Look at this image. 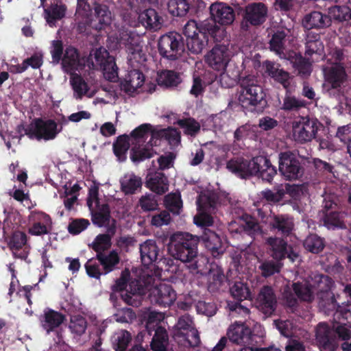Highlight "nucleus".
<instances>
[{"label":"nucleus","mask_w":351,"mask_h":351,"mask_svg":"<svg viewBox=\"0 0 351 351\" xmlns=\"http://www.w3.org/2000/svg\"><path fill=\"white\" fill-rule=\"evenodd\" d=\"M226 167L230 171L241 178L257 176L269 182L276 174V168L263 156L255 157L250 161L243 158L232 159L228 162Z\"/></svg>","instance_id":"f257e3e1"},{"label":"nucleus","mask_w":351,"mask_h":351,"mask_svg":"<svg viewBox=\"0 0 351 351\" xmlns=\"http://www.w3.org/2000/svg\"><path fill=\"white\" fill-rule=\"evenodd\" d=\"M333 282L328 276L315 274L311 280H306L304 284L299 282L293 285V290L297 296L302 300L310 302L316 295L323 302H330L333 304V298L330 292Z\"/></svg>","instance_id":"f03ea898"},{"label":"nucleus","mask_w":351,"mask_h":351,"mask_svg":"<svg viewBox=\"0 0 351 351\" xmlns=\"http://www.w3.org/2000/svg\"><path fill=\"white\" fill-rule=\"evenodd\" d=\"M341 56L342 53L340 51H336L335 57H328L326 64L323 69L326 84L330 87L329 93L335 95L337 92L336 97L340 103L343 97L342 86L347 79L345 69L339 63Z\"/></svg>","instance_id":"7ed1b4c3"},{"label":"nucleus","mask_w":351,"mask_h":351,"mask_svg":"<svg viewBox=\"0 0 351 351\" xmlns=\"http://www.w3.org/2000/svg\"><path fill=\"white\" fill-rule=\"evenodd\" d=\"M168 251L176 260L191 262L197 255V240L188 233L177 232L170 238Z\"/></svg>","instance_id":"20e7f679"},{"label":"nucleus","mask_w":351,"mask_h":351,"mask_svg":"<svg viewBox=\"0 0 351 351\" xmlns=\"http://www.w3.org/2000/svg\"><path fill=\"white\" fill-rule=\"evenodd\" d=\"M173 336L178 345L184 351H195L192 348L200 343L199 335L194 327L193 319L187 315L178 319L173 327Z\"/></svg>","instance_id":"39448f33"},{"label":"nucleus","mask_w":351,"mask_h":351,"mask_svg":"<svg viewBox=\"0 0 351 351\" xmlns=\"http://www.w3.org/2000/svg\"><path fill=\"white\" fill-rule=\"evenodd\" d=\"M98 189V185L94 184L91 186L89 189L87 200L88 206L92 213L93 221L100 227L112 226V227L109 228L108 232L113 234L114 233V221L110 220L108 206L97 197Z\"/></svg>","instance_id":"423d86ee"},{"label":"nucleus","mask_w":351,"mask_h":351,"mask_svg":"<svg viewBox=\"0 0 351 351\" xmlns=\"http://www.w3.org/2000/svg\"><path fill=\"white\" fill-rule=\"evenodd\" d=\"M114 291H124L121 297L125 303L137 306L140 304L142 295L144 294V288L139 284V281L132 280L128 269L122 271L121 277L116 281L112 287Z\"/></svg>","instance_id":"0eeeda50"},{"label":"nucleus","mask_w":351,"mask_h":351,"mask_svg":"<svg viewBox=\"0 0 351 351\" xmlns=\"http://www.w3.org/2000/svg\"><path fill=\"white\" fill-rule=\"evenodd\" d=\"M152 135L150 141L144 146L134 147L132 149L130 158L133 162H139L146 158H151L156 153L152 148L153 145H157L159 141L156 138L155 134L152 132V125L150 124H142L131 133V140H141Z\"/></svg>","instance_id":"6e6552de"},{"label":"nucleus","mask_w":351,"mask_h":351,"mask_svg":"<svg viewBox=\"0 0 351 351\" xmlns=\"http://www.w3.org/2000/svg\"><path fill=\"white\" fill-rule=\"evenodd\" d=\"M154 83H146L144 74L137 69L128 71L124 79L120 82V88L130 96L147 91L152 93L156 89Z\"/></svg>","instance_id":"1a4fd4ad"},{"label":"nucleus","mask_w":351,"mask_h":351,"mask_svg":"<svg viewBox=\"0 0 351 351\" xmlns=\"http://www.w3.org/2000/svg\"><path fill=\"white\" fill-rule=\"evenodd\" d=\"M158 51L165 58L178 60L184 51V45L180 34L171 32L162 35L158 43Z\"/></svg>","instance_id":"9d476101"},{"label":"nucleus","mask_w":351,"mask_h":351,"mask_svg":"<svg viewBox=\"0 0 351 351\" xmlns=\"http://www.w3.org/2000/svg\"><path fill=\"white\" fill-rule=\"evenodd\" d=\"M92 67L100 69L104 77L110 81H114L118 78V68L112 56H109L108 51L100 47L94 50L90 55Z\"/></svg>","instance_id":"9b49d317"},{"label":"nucleus","mask_w":351,"mask_h":351,"mask_svg":"<svg viewBox=\"0 0 351 351\" xmlns=\"http://www.w3.org/2000/svg\"><path fill=\"white\" fill-rule=\"evenodd\" d=\"M217 194L210 191L202 192L197 201V214L194 217V223L198 226H210L213 224L210 216L217 205Z\"/></svg>","instance_id":"f8f14e48"},{"label":"nucleus","mask_w":351,"mask_h":351,"mask_svg":"<svg viewBox=\"0 0 351 351\" xmlns=\"http://www.w3.org/2000/svg\"><path fill=\"white\" fill-rule=\"evenodd\" d=\"M61 130L62 127L53 120L37 119L26 129L25 134L31 139L47 141L53 140Z\"/></svg>","instance_id":"ddd939ff"},{"label":"nucleus","mask_w":351,"mask_h":351,"mask_svg":"<svg viewBox=\"0 0 351 351\" xmlns=\"http://www.w3.org/2000/svg\"><path fill=\"white\" fill-rule=\"evenodd\" d=\"M264 96L262 88L256 84L254 80L247 77L242 80L238 99L243 107L256 106L263 99Z\"/></svg>","instance_id":"4468645a"},{"label":"nucleus","mask_w":351,"mask_h":351,"mask_svg":"<svg viewBox=\"0 0 351 351\" xmlns=\"http://www.w3.org/2000/svg\"><path fill=\"white\" fill-rule=\"evenodd\" d=\"M148 297L152 302L167 307L174 303L177 293L172 286L166 282H161L148 288Z\"/></svg>","instance_id":"2eb2a0df"},{"label":"nucleus","mask_w":351,"mask_h":351,"mask_svg":"<svg viewBox=\"0 0 351 351\" xmlns=\"http://www.w3.org/2000/svg\"><path fill=\"white\" fill-rule=\"evenodd\" d=\"M232 53L228 45H216L205 56L206 62L216 71H223L227 67Z\"/></svg>","instance_id":"dca6fc26"},{"label":"nucleus","mask_w":351,"mask_h":351,"mask_svg":"<svg viewBox=\"0 0 351 351\" xmlns=\"http://www.w3.org/2000/svg\"><path fill=\"white\" fill-rule=\"evenodd\" d=\"M279 171L287 180H296L302 174L298 160L289 152L279 154Z\"/></svg>","instance_id":"f3484780"},{"label":"nucleus","mask_w":351,"mask_h":351,"mask_svg":"<svg viewBox=\"0 0 351 351\" xmlns=\"http://www.w3.org/2000/svg\"><path fill=\"white\" fill-rule=\"evenodd\" d=\"M317 130V122L313 119L301 118L293 124V137L298 142L304 143L311 141Z\"/></svg>","instance_id":"a211bd4d"},{"label":"nucleus","mask_w":351,"mask_h":351,"mask_svg":"<svg viewBox=\"0 0 351 351\" xmlns=\"http://www.w3.org/2000/svg\"><path fill=\"white\" fill-rule=\"evenodd\" d=\"M267 16V8L263 3H253L245 8L242 27L247 29V23L258 25L263 23Z\"/></svg>","instance_id":"6ab92c4d"},{"label":"nucleus","mask_w":351,"mask_h":351,"mask_svg":"<svg viewBox=\"0 0 351 351\" xmlns=\"http://www.w3.org/2000/svg\"><path fill=\"white\" fill-rule=\"evenodd\" d=\"M128 53V61L132 67H141L143 66L147 60V56L143 49V45L138 40L133 38L126 44Z\"/></svg>","instance_id":"aec40b11"},{"label":"nucleus","mask_w":351,"mask_h":351,"mask_svg":"<svg viewBox=\"0 0 351 351\" xmlns=\"http://www.w3.org/2000/svg\"><path fill=\"white\" fill-rule=\"evenodd\" d=\"M71 75L70 84L75 99H82L83 97L91 98L96 94L97 89L95 86L90 85L81 75L74 73Z\"/></svg>","instance_id":"412c9836"},{"label":"nucleus","mask_w":351,"mask_h":351,"mask_svg":"<svg viewBox=\"0 0 351 351\" xmlns=\"http://www.w3.org/2000/svg\"><path fill=\"white\" fill-rule=\"evenodd\" d=\"M228 339L237 344L249 343L252 341V331L244 323L235 322L231 324L226 333Z\"/></svg>","instance_id":"4be33fe9"},{"label":"nucleus","mask_w":351,"mask_h":351,"mask_svg":"<svg viewBox=\"0 0 351 351\" xmlns=\"http://www.w3.org/2000/svg\"><path fill=\"white\" fill-rule=\"evenodd\" d=\"M212 19L222 25H230L234 20L233 9L223 3H215L210 7Z\"/></svg>","instance_id":"5701e85b"},{"label":"nucleus","mask_w":351,"mask_h":351,"mask_svg":"<svg viewBox=\"0 0 351 351\" xmlns=\"http://www.w3.org/2000/svg\"><path fill=\"white\" fill-rule=\"evenodd\" d=\"M276 299L271 288L264 287L260 291L257 299V308L265 315H270L275 310Z\"/></svg>","instance_id":"b1692460"},{"label":"nucleus","mask_w":351,"mask_h":351,"mask_svg":"<svg viewBox=\"0 0 351 351\" xmlns=\"http://www.w3.org/2000/svg\"><path fill=\"white\" fill-rule=\"evenodd\" d=\"M85 60L79 58L77 50L71 47H67L62 58V68L68 73L80 71L84 66Z\"/></svg>","instance_id":"393cba45"},{"label":"nucleus","mask_w":351,"mask_h":351,"mask_svg":"<svg viewBox=\"0 0 351 351\" xmlns=\"http://www.w3.org/2000/svg\"><path fill=\"white\" fill-rule=\"evenodd\" d=\"M9 246L14 257L21 259H25L27 257L29 246L27 243V237L24 232H15L9 241Z\"/></svg>","instance_id":"a878e982"},{"label":"nucleus","mask_w":351,"mask_h":351,"mask_svg":"<svg viewBox=\"0 0 351 351\" xmlns=\"http://www.w3.org/2000/svg\"><path fill=\"white\" fill-rule=\"evenodd\" d=\"M263 66L265 73L276 82L280 83L284 88H287L291 84L289 73L280 68V65L272 62L266 61Z\"/></svg>","instance_id":"bb28decb"},{"label":"nucleus","mask_w":351,"mask_h":351,"mask_svg":"<svg viewBox=\"0 0 351 351\" xmlns=\"http://www.w3.org/2000/svg\"><path fill=\"white\" fill-rule=\"evenodd\" d=\"M50 1V6L45 9L44 17L47 23L51 26H55L56 21L62 19L66 14V6L58 0Z\"/></svg>","instance_id":"cd10ccee"},{"label":"nucleus","mask_w":351,"mask_h":351,"mask_svg":"<svg viewBox=\"0 0 351 351\" xmlns=\"http://www.w3.org/2000/svg\"><path fill=\"white\" fill-rule=\"evenodd\" d=\"M141 259L145 267L151 266L157 259L158 249L156 242L147 240L140 245Z\"/></svg>","instance_id":"c85d7f7f"},{"label":"nucleus","mask_w":351,"mask_h":351,"mask_svg":"<svg viewBox=\"0 0 351 351\" xmlns=\"http://www.w3.org/2000/svg\"><path fill=\"white\" fill-rule=\"evenodd\" d=\"M330 19L320 12L314 11L304 16L302 25L306 29L323 28L329 26Z\"/></svg>","instance_id":"c756f323"},{"label":"nucleus","mask_w":351,"mask_h":351,"mask_svg":"<svg viewBox=\"0 0 351 351\" xmlns=\"http://www.w3.org/2000/svg\"><path fill=\"white\" fill-rule=\"evenodd\" d=\"M215 79V75L210 71L199 73L195 71L193 75V83L191 89V94L195 97L201 95L204 87L210 84Z\"/></svg>","instance_id":"7c9ffc66"},{"label":"nucleus","mask_w":351,"mask_h":351,"mask_svg":"<svg viewBox=\"0 0 351 351\" xmlns=\"http://www.w3.org/2000/svg\"><path fill=\"white\" fill-rule=\"evenodd\" d=\"M202 239L206 247L211 252L213 256H217L224 252V245L219 236L215 232L209 230H206Z\"/></svg>","instance_id":"2f4dec72"},{"label":"nucleus","mask_w":351,"mask_h":351,"mask_svg":"<svg viewBox=\"0 0 351 351\" xmlns=\"http://www.w3.org/2000/svg\"><path fill=\"white\" fill-rule=\"evenodd\" d=\"M269 244L271 245L273 251V257L276 260H281L288 254V258L292 261H295L298 258V254L294 252L288 253L285 242L280 239H271L268 240Z\"/></svg>","instance_id":"473e14b6"},{"label":"nucleus","mask_w":351,"mask_h":351,"mask_svg":"<svg viewBox=\"0 0 351 351\" xmlns=\"http://www.w3.org/2000/svg\"><path fill=\"white\" fill-rule=\"evenodd\" d=\"M121 189L125 194H133L141 187V179L134 173L130 172L120 178Z\"/></svg>","instance_id":"72a5a7b5"},{"label":"nucleus","mask_w":351,"mask_h":351,"mask_svg":"<svg viewBox=\"0 0 351 351\" xmlns=\"http://www.w3.org/2000/svg\"><path fill=\"white\" fill-rule=\"evenodd\" d=\"M167 345L168 336L166 330L163 327H158L151 343L154 351H184L178 345L175 350H167Z\"/></svg>","instance_id":"f704fd0d"},{"label":"nucleus","mask_w":351,"mask_h":351,"mask_svg":"<svg viewBox=\"0 0 351 351\" xmlns=\"http://www.w3.org/2000/svg\"><path fill=\"white\" fill-rule=\"evenodd\" d=\"M95 10V17L90 23L93 27L101 29L110 24L112 21L111 13L106 5H97Z\"/></svg>","instance_id":"c9c22d12"},{"label":"nucleus","mask_w":351,"mask_h":351,"mask_svg":"<svg viewBox=\"0 0 351 351\" xmlns=\"http://www.w3.org/2000/svg\"><path fill=\"white\" fill-rule=\"evenodd\" d=\"M147 186L158 194H162L168 190L169 183L163 173H156L147 180Z\"/></svg>","instance_id":"e433bc0d"},{"label":"nucleus","mask_w":351,"mask_h":351,"mask_svg":"<svg viewBox=\"0 0 351 351\" xmlns=\"http://www.w3.org/2000/svg\"><path fill=\"white\" fill-rule=\"evenodd\" d=\"M142 23L147 27L154 30L159 29L163 23L162 19L154 9H148L141 14Z\"/></svg>","instance_id":"4c0bfd02"},{"label":"nucleus","mask_w":351,"mask_h":351,"mask_svg":"<svg viewBox=\"0 0 351 351\" xmlns=\"http://www.w3.org/2000/svg\"><path fill=\"white\" fill-rule=\"evenodd\" d=\"M64 320V317L60 313L52 310H47L44 313V320L42 321L43 327L47 332L59 326Z\"/></svg>","instance_id":"58836bf2"},{"label":"nucleus","mask_w":351,"mask_h":351,"mask_svg":"<svg viewBox=\"0 0 351 351\" xmlns=\"http://www.w3.org/2000/svg\"><path fill=\"white\" fill-rule=\"evenodd\" d=\"M97 258L99 263L103 266L105 271L104 274H105L112 271L119 262V254L114 250L111 251L108 254L99 253L97 254Z\"/></svg>","instance_id":"ea45409f"},{"label":"nucleus","mask_w":351,"mask_h":351,"mask_svg":"<svg viewBox=\"0 0 351 351\" xmlns=\"http://www.w3.org/2000/svg\"><path fill=\"white\" fill-rule=\"evenodd\" d=\"M208 43V36L205 32H199L195 36L187 39V47L189 49L195 53L202 51Z\"/></svg>","instance_id":"a19ab883"},{"label":"nucleus","mask_w":351,"mask_h":351,"mask_svg":"<svg viewBox=\"0 0 351 351\" xmlns=\"http://www.w3.org/2000/svg\"><path fill=\"white\" fill-rule=\"evenodd\" d=\"M345 214L336 211H331L326 214L324 222L328 229L343 228Z\"/></svg>","instance_id":"79ce46f5"},{"label":"nucleus","mask_w":351,"mask_h":351,"mask_svg":"<svg viewBox=\"0 0 351 351\" xmlns=\"http://www.w3.org/2000/svg\"><path fill=\"white\" fill-rule=\"evenodd\" d=\"M132 339L130 334L124 330L116 332L112 337V343L117 351H125Z\"/></svg>","instance_id":"37998d69"},{"label":"nucleus","mask_w":351,"mask_h":351,"mask_svg":"<svg viewBox=\"0 0 351 351\" xmlns=\"http://www.w3.org/2000/svg\"><path fill=\"white\" fill-rule=\"evenodd\" d=\"M328 17L339 21L351 20V10L349 7L335 5L328 8Z\"/></svg>","instance_id":"c03bdc74"},{"label":"nucleus","mask_w":351,"mask_h":351,"mask_svg":"<svg viewBox=\"0 0 351 351\" xmlns=\"http://www.w3.org/2000/svg\"><path fill=\"white\" fill-rule=\"evenodd\" d=\"M208 279L209 281L208 288L215 291L221 287L225 280V276L221 268L214 266L210 269Z\"/></svg>","instance_id":"a18cd8bd"},{"label":"nucleus","mask_w":351,"mask_h":351,"mask_svg":"<svg viewBox=\"0 0 351 351\" xmlns=\"http://www.w3.org/2000/svg\"><path fill=\"white\" fill-rule=\"evenodd\" d=\"M181 79L178 74L171 71H164L160 73L158 82L167 87H173L178 85Z\"/></svg>","instance_id":"49530a36"},{"label":"nucleus","mask_w":351,"mask_h":351,"mask_svg":"<svg viewBox=\"0 0 351 351\" xmlns=\"http://www.w3.org/2000/svg\"><path fill=\"white\" fill-rule=\"evenodd\" d=\"M287 58L290 60L293 66L302 75L307 76L311 73V63L308 61L304 60L300 56L294 53L293 56L289 55Z\"/></svg>","instance_id":"de8ad7c7"},{"label":"nucleus","mask_w":351,"mask_h":351,"mask_svg":"<svg viewBox=\"0 0 351 351\" xmlns=\"http://www.w3.org/2000/svg\"><path fill=\"white\" fill-rule=\"evenodd\" d=\"M330 333L328 326L325 323L317 325L315 330V337L319 343L324 348L329 347L331 344Z\"/></svg>","instance_id":"09e8293b"},{"label":"nucleus","mask_w":351,"mask_h":351,"mask_svg":"<svg viewBox=\"0 0 351 351\" xmlns=\"http://www.w3.org/2000/svg\"><path fill=\"white\" fill-rule=\"evenodd\" d=\"M69 328L72 334L75 336H80L86 330V320L82 316L73 315L71 317Z\"/></svg>","instance_id":"8fccbe9b"},{"label":"nucleus","mask_w":351,"mask_h":351,"mask_svg":"<svg viewBox=\"0 0 351 351\" xmlns=\"http://www.w3.org/2000/svg\"><path fill=\"white\" fill-rule=\"evenodd\" d=\"M130 147V139L127 136H119L114 143L113 148L114 154L120 161L126 158L125 153Z\"/></svg>","instance_id":"3c124183"},{"label":"nucleus","mask_w":351,"mask_h":351,"mask_svg":"<svg viewBox=\"0 0 351 351\" xmlns=\"http://www.w3.org/2000/svg\"><path fill=\"white\" fill-rule=\"evenodd\" d=\"M304 247L312 253H319L324 247V243L322 238L316 234H310L304 242Z\"/></svg>","instance_id":"603ef678"},{"label":"nucleus","mask_w":351,"mask_h":351,"mask_svg":"<svg viewBox=\"0 0 351 351\" xmlns=\"http://www.w3.org/2000/svg\"><path fill=\"white\" fill-rule=\"evenodd\" d=\"M145 317L147 318L146 328L149 332L153 330H156L159 326L165 319V315L162 313L157 311H149L147 313Z\"/></svg>","instance_id":"864d4df0"},{"label":"nucleus","mask_w":351,"mask_h":351,"mask_svg":"<svg viewBox=\"0 0 351 351\" xmlns=\"http://www.w3.org/2000/svg\"><path fill=\"white\" fill-rule=\"evenodd\" d=\"M285 38V34L283 32H278L273 35L270 40V49L271 51L276 52L281 58H286L284 55L283 44Z\"/></svg>","instance_id":"5fc2aeb1"},{"label":"nucleus","mask_w":351,"mask_h":351,"mask_svg":"<svg viewBox=\"0 0 351 351\" xmlns=\"http://www.w3.org/2000/svg\"><path fill=\"white\" fill-rule=\"evenodd\" d=\"M230 293L235 299L240 301L251 297L249 288L243 282H236L230 288Z\"/></svg>","instance_id":"6e6d98bb"},{"label":"nucleus","mask_w":351,"mask_h":351,"mask_svg":"<svg viewBox=\"0 0 351 351\" xmlns=\"http://www.w3.org/2000/svg\"><path fill=\"white\" fill-rule=\"evenodd\" d=\"M9 270L12 273V280L10 285V289H9V295H12L14 291H17V293L21 295L23 294L25 299L27 300V302H30V298L29 292L30 290V288L29 287H24L22 289L19 288V280L16 278L14 270L12 267V265H10L9 266Z\"/></svg>","instance_id":"4d7b16f0"},{"label":"nucleus","mask_w":351,"mask_h":351,"mask_svg":"<svg viewBox=\"0 0 351 351\" xmlns=\"http://www.w3.org/2000/svg\"><path fill=\"white\" fill-rule=\"evenodd\" d=\"M222 71L223 73L220 75L219 80L221 86L225 88L233 86L237 82L239 76V71L237 69L225 71L224 69Z\"/></svg>","instance_id":"13d9d810"},{"label":"nucleus","mask_w":351,"mask_h":351,"mask_svg":"<svg viewBox=\"0 0 351 351\" xmlns=\"http://www.w3.org/2000/svg\"><path fill=\"white\" fill-rule=\"evenodd\" d=\"M165 204L171 212L179 214L182 206L180 194L172 193L167 195L165 199Z\"/></svg>","instance_id":"bf43d9fd"},{"label":"nucleus","mask_w":351,"mask_h":351,"mask_svg":"<svg viewBox=\"0 0 351 351\" xmlns=\"http://www.w3.org/2000/svg\"><path fill=\"white\" fill-rule=\"evenodd\" d=\"M272 223L275 228H278L283 233L289 232L293 226L292 219L285 216H274Z\"/></svg>","instance_id":"052dcab7"},{"label":"nucleus","mask_w":351,"mask_h":351,"mask_svg":"<svg viewBox=\"0 0 351 351\" xmlns=\"http://www.w3.org/2000/svg\"><path fill=\"white\" fill-rule=\"evenodd\" d=\"M111 239L108 234H99L96 237L93 242L91 243L92 247L97 252L102 253L108 249L111 245Z\"/></svg>","instance_id":"680f3d73"},{"label":"nucleus","mask_w":351,"mask_h":351,"mask_svg":"<svg viewBox=\"0 0 351 351\" xmlns=\"http://www.w3.org/2000/svg\"><path fill=\"white\" fill-rule=\"evenodd\" d=\"M318 36H311L308 34L306 38V53L309 55L314 53H320L323 49L322 42L317 38Z\"/></svg>","instance_id":"e2e57ef3"},{"label":"nucleus","mask_w":351,"mask_h":351,"mask_svg":"<svg viewBox=\"0 0 351 351\" xmlns=\"http://www.w3.org/2000/svg\"><path fill=\"white\" fill-rule=\"evenodd\" d=\"M304 106V102L302 100L287 94L283 99L281 109L284 110H295Z\"/></svg>","instance_id":"0e129e2a"},{"label":"nucleus","mask_w":351,"mask_h":351,"mask_svg":"<svg viewBox=\"0 0 351 351\" xmlns=\"http://www.w3.org/2000/svg\"><path fill=\"white\" fill-rule=\"evenodd\" d=\"M178 124L189 135L195 134L200 128L199 124L193 119L180 120Z\"/></svg>","instance_id":"69168bd1"},{"label":"nucleus","mask_w":351,"mask_h":351,"mask_svg":"<svg viewBox=\"0 0 351 351\" xmlns=\"http://www.w3.org/2000/svg\"><path fill=\"white\" fill-rule=\"evenodd\" d=\"M114 317L117 322L128 323L134 319L136 315L131 308H126L119 310Z\"/></svg>","instance_id":"338daca9"},{"label":"nucleus","mask_w":351,"mask_h":351,"mask_svg":"<svg viewBox=\"0 0 351 351\" xmlns=\"http://www.w3.org/2000/svg\"><path fill=\"white\" fill-rule=\"evenodd\" d=\"M337 318L342 324H348V327L351 328V304L341 308L335 313Z\"/></svg>","instance_id":"774afa93"}]
</instances>
